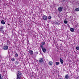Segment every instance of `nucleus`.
Instances as JSON below:
<instances>
[{
  "label": "nucleus",
  "mask_w": 79,
  "mask_h": 79,
  "mask_svg": "<svg viewBox=\"0 0 79 79\" xmlns=\"http://www.w3.org/2000/svg\"><path fill=\"white\" fill-rule=\"evenodd\" d=\"M64 8V7L63 6H61L58 8V10L59 12H61V11H63V10Z\"/></svg>",
  "instance_id": "f257e3e1"
},
{
  "label": "nucleus",
  "mask_w": 79,
  "mask_h": 79,
  "mask_svg": "<svg viewBox=\"0 0 79 79\" xmlns=\"http://www.w3.org/2000/svg\"><path fill=\"white\" fill-rule=\"evenodd\" d=\"M8 48V46L6 45H5L3 47L2 49L3 50H7Z\"/></svg>",
  "instance_id": "f03ea898"
},
{
  "label": "nucleus",
  "mask_w": 79,
  "mask_h": 79,
  "mask_svg": "<svg viewBox=\"0 0 79 79\" xmlns=\"http://www.w3.org/2000/svg\"><path fill=\"white\" fill-rule=\"evenodd\" d=\"M18 73L19 74V75L20 76V77H23V75L22 74V73H21V72L18 71Z\"/></svg>",
  "instance_id": "7ed1b4c3"
},
{
  "label": "nucleus",
  "mask_w": 79,
  "mask_h": 79,
  "mask_svg": "<svg viewBox=\"0 0 79 79\" xmlns=\"http://www.w3.org/2000/svg\"><path fill=\"white\" fill-rule=\"evenodd\" d=\"M0 31L1 32H3V26H1L0 27Z\"/></svg>",
  "instance_id": "20e7f679"
},
{
  "label": "nucleus",
  "mask_w": 79,
  "mask_h": 79,
  "mask_svg": "<svg viewBox=\"0 0 79 79\" xmlns=\"http://www.w3.org/2000/svg\"><path fill=\"white\" fill-rule=\"evenodd\" d=\"M43 19L45 21H47V17L45 15H44L43 17Z\"/></svg>",
  "instance_id": "39448f33"
},
{
  "label": "nucleus",
  "mask_w": 79,
  "mask_h": 79,
  "mask_svg": "<svg viewBox=\"0 0 79 79\" xmlns=\"http://www.w3.org/2000/svg\"><path fill=\"white\" fill-rule=\"evenodd\" d=\"M29 53L31 55H32L34 54V52L32 50H29Z\"/></svg>",
  "instance_id": "423d86ee"
},
{
  "label": "nucleus",
  "mask_w": 79,
  "mask_h": 79,
  "mask_svg": "<svg viewBox=\"0 0 79 79\" xmlns=\"http://www.w3.org/2000/svg\"><path fill=\"white\" fill-rule=\"evenodd\" d=\"M20 77V75H19L18 74H17V78L16 79H21V77Z\"/></svg>",
  "instance_id": "0eeeda50"
},
{
  "label": "nucleus",
  "mask_w": 79,
  "mask_h": 79,
  "mask_svg": "<svg viewBox=\"0 0 79 79\" xmlns=\"http://www.w3.org/2000/svg\"><path fill=\"white\" fill-rule=\"evenodd\" d=\"M39 61L40 63H42L44 61V59L43 58H40Z\"/></svg>",
  "instance_id": "6e6552de"
},
{
  "label": "nucleus",
  "mask_w": 79,
  "mask_h": 79,
  "mask_svg": "<svg viewBox=\"0 0 79 79\" xmlns=\"http://www.w3.org/2000/svg\"><path fill=\"white\" fill-rule=\"evenodd\" d=\"M60 60L61 64H63V60L61 59V57H60Z\"/></svg>",
  "instance_id": "1a4fd4ad"
},
{
  "label": "nucleus",
  "mask_w": 79,
  "mask_h": 79,
  "mask_svg": "<svg viewBox=\"0 0 79 79\" xmlns=\"http://www.w3.org/2000/svg\"><path fill=\"white\" fill-rule=\"evenodd\" d=\"M42 49L43 52H44V53H45V52H46V49H45V48H43Z\"/></svg>",
  "instance_id": "9d476101"
},
{
  "label": "nucleus",
  "mask_w": 79,
  "mask_h": 79,
  "mask_svg": "<svg viewBox=\"0 0 79 79\" xmlns=\"http://www.w3.org/2000/svg\"><path fill=\"white\" fill-rule=\"evenodd\" d=\"M53 64V62L52 61H49L48 64L50 66H52V65Z\"/></svg>",
  "instance_id": "9b49d317"
},
{
  "label": "nucleus",
  "mask_w": 79,
  "mask_h": 79,
  "mask_svg": "<svg viewBox=\"0 0 79 79\" xmlns=\"http://www.w3.org/2000/svg\"><path fill=\"white\" fill-rule=\"evenodd\" d=\"M70 31L71 32H73L74 31V29L73 28H70Z\"/></svg>",
  "instance_id": "f8f14e48"
},
{
  "label": "nucleus",
  "mask_w": 79,
  "mask_h": 79,
  "mask_svg": "<svg viewBox=\"0 0 79 79\" xmlns=\"http://www.w3.org/2000/svg\"><path fill=\"white\" fill-rule=\"evenodd\" d=\"M68 78H69V76H68V75H66L65 76V78L66 79H68Z\"/></svg>",
  "instance_id": "ddd939ff"
},
{
  "label": "nucleus",
  "mask_w": 79,
  "mask_h": 79,
  "mask_svg": "<svg viewBox=\"0 0 79 79\" xmlns=\"http://www.w3.org/2000/svg\"><path fill=\"white\" fill-rule=\"evenodd\" d=\"M1 23L2 24H5V21H4V20H2Z\"/></svg>",
  "instance_id": "4468645a"
},
{
  "label": "nucleus",
  "mask_w": 79,
  "mask_h": 79,
  "mask_svg": "<svg viewBox=\"0 0 79 79\" xmlns=\"http://www.w3.org/2000/svg\"><path fill=\"white\" fill-rule=\"evenodd\" d=\"M48 19H52V17L51 16L48 17Z\"/></svg>",
  "instance_id": "2eb2a0df"
},
{
  "label": "nucleus",
  "mask_w": 79,
  "mask_h": 79,
  "mask_svg": "<svg viewBox=\"0 0 79 79\" xmlns=\"http://www.w3.org/2000/svg\"><path fill=\"white\" fill-rule=\"evenodd\" d=\"M56 65H59L60 64V63L58 62H56Z\"/></svg>",
  "instance_id": "dca6fc26"
},
{
  "label": "nucleus",
  "mask_w": 79,
  "mask_h": 79,
  "mask_svg": "<svg viewBox=\"0 0 79 79\" xmlns=\"http://www.w3.org/2000/svg\"><path fill=\"white\" fill-rule=\"evenodd\" d=\"M75 10L77 11H79V7L75 9Z\"/></svg>",
  "instance_id": "f3484780"
},
{
  "label": "nucleus",
  "mask_w": 79,
  "mask_h": 79,
  "mask_svg": "<svg viewBox=\"0 0 79 79\" xmlns=\"http://www.w3.org/2000/svg\"><path fill=\"white\" fill-rule=\"evenodd\" d=\"M76 49L77 50H79V46H77L76 47Z\"/></svg>",
  "instance_id": "a211bd4d"
},
{
  "label": "nucleus",
  "mask_w": 79,
  "mask_h": 79,
  "mask_svg": "<svg viewBox=\"0 0 79 79\" xmlns=\"http://www.w3.org/2000/svg\"><path fill=\"white\" fill-rule=\"evenodd\" d=\"M64 23H65V24H67V23H68V21H65L64 20Z\"/></svg>",
  "instance_id": "6ab92c4d"
},
{
  "label": "nucleus",
  "mask_w": 79,
  "mask_h": 79,
  "mask_svg": "<svg viewBox=\"0 0 79 79\" xmlns=\"http://www.w3.org/2000/svg\"><path fill=\"white\" fill-rule=\"evenodd\" d=\"M16 54H15V56H16V57H18V54L17 53L15 52Z\"/></svg>",
  "instance_id": "aec40b11"
},
{
  "label": "nucleus",
  "mask_w": 79,
  "mask_h": 79,
  "mask_svg": "<svg viewBox=\"0 0 79 79\" xmlns=\"http://www.w3.org/2000/svg\"><path fill=\"white\" fill-rule=\"evenodd\" d=\"M40 47L41 48H44L43 47H44V46H43V45H42V44H40Z\"/></svg>",
  "instance_id": "412c9836"
},
{
  "label": "nucleus",
  "mask_w": 79,
  "mask_h": 79,
  "mask_svg": "<svg viewBox=\"0 0 79 79\" xmlns=\"http://www.w3.org/2000/svg\"><path fill=\"white\" fill-rule=\"evenodd\" d=\"M15 59L14 58H12L11 59V60L12 61H15Z\"/></svg>",
  "instance_id": "4be33fe9"
},
{
  "label": "nucleus",
  "mask_w": 79,
  "mask_h": 79,
  "mask_svg": "<svg viewBox=\"0 0 79 79\" xmlns=\"http://www.w3.org/2000/svg\"><path fill=\"white\" fill-rule=\"evenodd\" d=\"M19 63V62H18V61L15 62V64H16V65H17V64H18Z\"/></svg>",
  "instance_id": "5701e85b"
},
{
  "label": "nucleus",
  "mask_w": 79,
  "mask_h": 79,
  "mask_svg": "<svg viewBox=\"0 0 79 79\" xmlns=\"http://www.w3.org/2000/svg\"><path fill=\"white\" fill-rule=\"evenodd\" d=\"M45 44V42H42V45H44Z\"/></svg>",
  "instance_id": "b1692460"
},
{
  "label": "nucleus",
  "mask_w": 79,
  "mask_h": 79,
  "mask_svg": "<svg viewBox=\"0 0 79 79\" xmlns=\"http://www.w3.org/2000/svg\"><path fill=\"white\" fill-rule=\"evenodd\" d=\"M2 74H0V79H2Z\"/></svg>",
  "instance_id": "393cba45"
},
{
  "label": "nucleus",
  "mask_w": 79,
  "mask_h": 79,
  "mask_svg": "<svg viewBox=\"0 0 79 79\" xmlns=\"http://www.w3.org/2000/svg\"><path fill=\"white\" fill-rule=\"evenodd\" d=\"M35 54H36V55H37V54H38V52H35Z\"/></svg>",
  "instance_id": "a878e982"
},
{
  "label": "nucleus",
  "mask_w": 79,
  "mask_h": 79,
  "mask_svg": "<svg viewBox=\"0 0 79 79\" xmlns=\"http://www.w3.org/2000/svg\"><path fill=\"white\" fill-rule=\"evenodd\" d=\"M60 46H62V44H60Z\"/></svg>",
  "instance_id": "bb28decb"
},
{
  "label": "nucleus",
  "mask_w": 79,
  "mask_h": 79,
  "mask_svg": "<svg viewBox=\"0 0 79 79\" xmlns=\"http://www.w3.org/2000/svg\"><path fill=\"white\" fill-rule=\"evenodd\" d=\"M63 2H65L66 1L65 0H63Z\"/></svg>",
  "instance_id": "cd10ccee"
},
{
  "label": "nucleus",
  "mask_w": 79,
  "mask_h": 79,
  "mask_svg": "<svg viewBox=\"0 0 79 79\" xmlns=\"http://www.w3.org/2000/svg\"><path fill=\"white\" fill-rule=\"evenodd\" d=\"M56 24H58V23H57V22H56Z\"/></svg>",
  "instance_id": "c85d7f7f"
},
{
  "label": "nucleus",
  "mask_w": 79,
  "mask_h": 79,
  "mask_svg": "<svg viewBox=\"0 0 79 79\" xmlns=\"http://www.w3.org/2000/svg\"><path fill=\"white\" fill-rule=\"evenodd\" d=\"M1 68H2V67H1Z\"/></svg>",
  "instance_id": "c756f323"
},
{
  "label": "nucleus",
  "mask_w": 79,
  "mask_h": 79,
  "mask_svg": "<svg viewBox=\"0 0 79 79\" xmlns=\"http://www.w3.org/2000/svg\"><path fill=\"white\" fill-rule=\"evenodd\" d=\"M33 77V76H31V77Z\"/></svg>",
  "instance_id": "7c9ffc66"
},
{
  "label": "nucleus",
  "mask_w": 79,
  "mask_h": 79,
  "mask_svg": "<svg viewBox=\"0 0 79 79\" xmlns=\"http://www.w3.org/2000/svg\"><path fill=\"white\" fill-rule=\"evenodd\" d=\"M2 79H5V78H4V79H2Z\"/></svg>",
  "instance_id": "2f4dec72"
}]
</instances>
